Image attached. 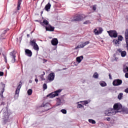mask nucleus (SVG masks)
<instances>
[{"label":"nucleus","mask_w":128,"mask_h":128,"mask_svg":"<svg viewBox=\"0 0 128 128\" xmlns=\"http://www.w3.org/2000/svg\"><path fill=\"white\" fill-rule=\"evenodd\" d=\"M122 104H115L114 106V109H110L108 110V111H105L106 116H114V114H116V112L115 110H122Z\"/></svg>","instance_id":"1"},{"label":"nucleus","mask_w":128,"mask_h":128,"mask_svg":"<svg viewBox=\"0 0 128 128\" xmlns=\"http://www.w3.org/2000/svg\"><path fill=\"white\" fill-rule=\"evenodd\" d=\"M2 112H3V120L5 124L10 122V113L8 111V109H2Z\"/></svg>","instance_id":"2"},{"label":"nucleus","mask_w":128,"mask_h":128,"mask_svg":"<svg viewBox=\"0 0 128 128\" xmlns=\"http://www.w3.org/2000/svg\"><path fill=\"white\" fill-rule=\"evenodd\" d=\"M22 86V81H20L15 91V94L14 96L15 100H18V94H20V90Z\"/></svg>","instance_id":"3"},{"label":"nucleus","mask_w":128,"mask_h":128,"mask_svg":"<svg viewBox=\"0 0 128 128\" xmlns=\"http://www.w3.org/2000/svg\"><path fill=\"white\" fill-rule=\"evenodd\" d=\"M62 90L59 89L54 92H52L47 95V98H48V96H50V98H56V96H58V94L60 92H62Z\"/></svg>","instance_id":"4"},{"label":"nucleus","mask_w":128,"mask_h":128,"mask_svg":"<svg viewBox=\"0 0 128 128\" xmlns=\"http://www.w3.org/2000/svg\"><path fill=\"white\" fill-rule=\"evenodd\" d=\"M30 44L32 46H33L34 49L37 52H38L40 48H38V46L36 44V39H34L30 41Z\"/></svg>","instance_id":"5"},{"label":"nucleus","mask_w":128,"mask_h":128,"mask_svg":"<svg viewBox=\"0 0 128 128\" xmlns=\"http://www.w3.org/2000/svg\"><path fill=\"white\" fill-rule=\"evenodd\" d=\"M107 32L108 34L110 36V38H118V32L114 30H110L109 31H107Z\"/></svg>","instance_id":"6"},{"label":"nucleus","mask_w":128,"mask_h":128,"mask_svg":"<svg viewBox=\"0 0 128 128\" xmlns=\"http://www.w3.org/2000/svg\"><path fill=\"white\" fill-rule=\"evenodd\" d=\"M94 32L96 36H98V34H102V32H104V29H102V28L100 27H98L94 29Z\"/></svg>","instance_id":"7"},{"label":"nucleus","mask_w":128,"mask_h":128,"mask_svg":"<svg viewBox=\"0 0 128 128\" xmlns=\"http://www.w3.org/2000/svg\"><path fill=\"white\" fill-rule=\"evenodd\" d=\"M124 38L126 42V48L127 50H128V29L126 28L124 32Z\"/></svg>","instance_id":"8"},{"label":"nucleus","mask_w":128,"mask_h":128,"mask_svg":"<svg viewBox=\"0 0 128 128\" xmlns=\"http://www.w3.org/2000/svg\"><path fill=\"white\" fill-rule=\"evenodd\" d=\"M10 56H11L12 60V64H14L16 62V54H14V50H13L12 52H10Z\"/></svg>","instance_id":"9"},{"label":"nucleus","mask_w":128,"mask_h":128,"mask_svg":"<svg viewBox=\"0 0 128 128\" xmlns=\"http://www.w3.org/2000/svg\"><path fill=\"white\" fill-rule=\"evenodd\" d=\"M51 44L52 46H56V48L58 44V38H54L52 40H51Z\"/></svg>","instance_id":"10"},{"label":"nucleus","mask_w":128,"mask_h":128,"mask_svg":"<svg viewBox=\"0 0 128 128\" xmlns=\"http://www.w3.org/2000/svg\"><path fill=\"white\" fill-rule=\"evenodd\" d=\"M46 30L48 32H54V27L52 26L50 24H48L46 27Z\"/></svg>","instance_id":"11"},{"label":"nucleus","mask_w":128,"mask_h":128,"mask_svg":"<svg viewBox=\"0 0 128 128\" xmlns=\"http://www.w3.org/2000/svg\"><path fill=\"white\" fill-rule=\"evenodd\" d=\"M25 54H26V55L27 56H28L30 57L32 56V50L28 49H26Z\"/></svg>","instance_id":"12"},{"label":"nucleus","mask_w":128,"mask_h":128,"mask_svg":"<svg viewBox=\"0 0 128 128\" xmlns=\"http://www.w3.org/2000/svg\"><path fill=\"white\" fill-rule=\"evenodd\" d=\"M48 80H54V73L52 72L49 74Z\"/></svg>","instance_id":"13"},{"label":"nucleus","mask_w":128,"mask_h":128,"mask_svg":"<svg viewBox=\"0 0 128 128\" xmlns=\"http://www.w3.org/2000/svg\"><path fill=\"white\" fill-rule=\"evenodd\" d=\"M82 20V16L81 15H78L75 17L72 20L74 22H80V20Z\"/></svg>","instance_id":"14"},{"label":"nucleus","mask_w":128,"mask_h":128,"mask_svg":"<svg viewBox=\"0 0 128 128\" xmlns=\"http://www.w3.org/2000/svg\"><path fill=\"white\" fill-rule=\"evenodd\" d=\"M118 52L121 54V56H122V58H124V56H126V52L124 50L122 51V49H118Z\"/></svg>","instance_id":"15"},{"label":"nucleus","mask_w":128,"mask_h":128,"mask_svg":"<svg viewBox=\"0 0 128 128\" xmlns=\"http://www.w3.org/2000/svg\"><path fill=\"white\" fill-rule=\"evenodd\" d=\"M122 84V80H114L113 81L112 84L115 86H120Z\"/></svg>","instance_id":"16"},{"label":"nucleus","mask_w":128,"mask_h":128,"mask_svg":"<svg viewBox=\"0 0 128 128\" xmlns=\"http://www.w3.org/2000/svg\"><path fill=\"white\" fill-rule=\"evenodd\" d=\"M84 60V56H78L76 58V60L78 62V64H80L82 62V60Z\"/></svg>","instance_id":"17"},{"label":"nucleus","mask_w":128,"mask_h":128,"mask_svg":"<svg viewBox=\"0 0 128 128\" xmlns=\"http://www.w3.org/2000/svg\"><path fill=\"white\" fill-rule=\"evenodd\" d=\"M50 6H52V4H50V3L48 2L45 6V10H46V12H50Z\"/></svg>","instance_id":"18"},{"label":"nucleus","mask_w":128,"mask_h":128,"mask_svg":"<svg viewBox=\"0 0 128 128\" xmlns=\"http://www.w3.org/2000/svg\"><path fill=\"white\" fill-rule=\"evenodd\" d=\"M22 0H18V5H17V10H20V4H22Z\"/></svg>","instance_id":"19"},{"label":"nucleus","mask_w":128,"mask_h":128,"mask_svg":"<svg viewBox=\"0 0 128 128\" xmlns=\"http://www.w3.org/2000/svg\"><path fill=\"white\" fill-rule=\"evenodd\" d=\"M90 44V41H86L84 43H82L80 44L81 48H84L86 46H87V44Z\"/></svg>","instance_id":"20"},{"label":"nucleus","mask_w":128,"mask_h":128,"mask_svg":"<svg viewBox=\"0 0 128 128\" xmlns=\"http://www.w3.org/2000/svg\"><path fill=\"white\" fill-rule=\"evenodd\" d=\"M45 24V26H48V21L46 19H44V20H43V22H41L40 24H42V26H44V24Z\"/></svg>","instance_id":"21"},{"label":"nucleus","mask_w":128,"mask_h":128,"mask_svg":"<svg viewBox=\"0 0 128 128\" xmlns=\"http://www.w3.org/2000/svg\"><path fill=\"white\" fill-rule=\"evenodd\" d=\"M123 72L124 73L128 72V66L126 65H124Z\"/></svg>","instance_id":"22"},{"label":"nucleus","mask_w":128,"mask_h":128,"mask_svg":"<svg viewBox=\"0 0 128 128\" xmlns=\"http://www.w3.org/2000/svg\"><path fill=\"white\" fill-rule=\"evenodd\" d=\"M56 104L57 106H60V104H62V100H60V98H56Z\"/></svg>","instance_id":"23"},{"label":"nucleus","mask_w":128,"mask_h":128,"mask_svg":"<svg viewBox=\"0 0 128 128\" xmlns=\"http://www.w3.org/2000/svg\"><path fill=\"white\" fill-rule=\"evenodd\" d=\"M100 84L101 86H106V83L104 81H101Z\"/></svg>","instance_id":"24"},{"label":"nucleus","mask_w":128,"mask_h":128,"mask_svg":"<svg viewBox=\"0 0 128 128\" xmlns=\"http://www.w3.org/2000/svg\"><path fill=\"white\" fill-rule=\"evenodd\" d=\"M44 74H46V72H42V74L40 76V78L42 80H46V79L44 78Z\"/></svg>","instance_id":"25"},{"label":"nucleus","mask_w":128,"mask_h":128,"mask_svg":"<svg viewBox=\"0 0 128 128\" xmlns=\"http://www.w3.org/2000/svg\"><path fill=\"white\" fill-rule=\"evenodd\" d=\"M113 42H114L116 46H118V44H120V41L118 40H114Z\"/></svg>","instance_id":"26"},{"label":"nucleus","mask_w":128,"mask_h":128,"mask_svg":"<svg viewBox=\"0 0 128 128\" xmlns=\"http://www.w3.org/2000/svg\"><path fill=\"white\" fill-rule=\"evenodd\" d=\"M93 78H98V72L94 73Z\"/></svg>","instance_id":"27"},{"label":"nucleus","mask_w":128,"mask_h":128,"mask_svg":"<svg viewBox=\"0 0 128 128\" xmlns=\"http://www.w3.org/2000/svg\"><path fill=\"white\" fill-rule=\"evenodd\" d=\"M28 96H32V90L29 89L28 90Z\"/></svg>","instance_id":"28"},{"label":"nucleus","mask_w":128,"mask_h":128,"mask_svg":"<svg viewBox=\"0 0 128 128\" xmlns=\"http://www.w3.org/2000/svg\"><path fill=\"white\" fill-rule=\"evenodd\" d=\"M88 122H90V124H96V120L92 119H89Z\"/></svg>","instance_id":"29"},{"label":"nucleus","mask_w":128,"mask_h":128,"mask_svg":"<svg viewBox=\"0 0 128 128\" xmlns=\"http://www.w3.org/2000/svg\"><path fill=\"white\" fill-rule=\"evenodd\" d=\"M0 84L1 86L2 87V90H4V88H6V84L3 82H1Z\"/></svg>","instance_id":"30"},{"label":"nucleus","mask_w":128,"mask_h":128,"mask_svg":"<svg viewBox=\"0 0 128 128\" xmlns=\"http://www.w3.org/2000/svg\"><path fill=\"white\" fill-rule=\"evenodd\" d=\"M2 56L4 57L6 63V62H8V58H6V55L2 54Z\"/></svg>","instance_id":"31"},{"label":"nucleus","mask_w":128,"mask_h":128,"mask_svg":"<svg viewBox=\"0 0 128 128\" xmlns=\"http://www.w3.org/2000/svg\"><path fill=\"white\" fill-rule=\"evenodd\" d=\"M123 94H124L122 93H120L118 95V100H122V98Z\"/></svg>","instance_id":"32"},{"label":"nucleus","mask_w":128,"mask_h":128,"mask_svg":"<svg viewBox=\"0 0 128 128\" xmlns=\"http://www.w3.org/2000/svg\"><path fill=\"white\" fill-rule=\"evenodd\" d=\"M4 90H2L0 92V96L2 98H4Z\"/></svg>","instance_id":"33"},{"label":"nucleus","mask_w":128,"mask_h":128,"mask_svg":"<svg viewBox=\"0 0 128 128\" xmlns=\"http://www.w3.org/2000/svg\"><path fill=\"white\" fill-rule=\"evenodd\" d=\"M124 38V37H122V36H118V40L120 42H122V39Z\"/></svg>","instance_id":"34"},{"label":"nucleus","mask_w":128,"mask_h":128,"mask_svg":"<svg viewBox=\"0 0 128 128\" xmlns=\"http://www.w3.org/2000/svg\"><path fill=\"white\" fill-rule=\"evenodd\" d=\"M61 112H62V114H66V109H62L60 110Z\"/></svg>","instance_id":"35"},{"label":"nucleus","mask_w":128,"mask_h":128,"mask_svg":"<svg viewBox=\"0 0 128 128\" xmlns=\"http://www.w3.org/2000/svg\"><path fill=\"white\" fill-rule=\"evenodd\" d=\"M43 88L44 90H46V88H48V85H46V84H43Z\"/></svg>","instance_id":"36"},{"label":"nucleus","mask_w":128,"mask_h":128,"mask_svg":"<svg viewBox=\"0 0 128 128\" xmlns=\"http://www.w3.org/2000/svg\"><path fill=\"white\" fill-rule=\"evenodd\" d=\"M77 108H84V106L82 104H78Z\"/></svg>","instance_id":"37"},{"label":"nucleus","mask_w":128,"mask_h":128,"mask_svg":"<svg viewBox=\"0 0 128 128\" xmlns=\"http://www.w3.org/2000/svg\"><path fill=\"white\" fill-rule=\"evenodd\" d=\"M8 29H6V30H4L3 32L2 33V34H4H4H6V32H8Z\"/></svg>","instance_id":"38"},{"label":"nucleus","mask_w":128,"mask_h":128,"mask_svg":"<svg viewBox=\"0 0 128 128\" xmlns=\"http://www.w3.org/2000/svg\"><path fill=\"white\" fill-rule=\"evenodd\" d=\"M92 10H96V4L93 6Z\"/></svg>","instance_id":"39"},{"label":"nucleus","mask_w":128,"mask_h":128,"mask_svg":"<svg viewBox=\"0 0 128 128\" xmlns=\"http://www.w3.org/2000/svg\"><path fill=\"white\" fill-rule=\"evenodd\" d=\"M82 102H84V106H86V104H88V102L87 100L82 101Z\"/></svg>","instance_id":"40"},{"label":"nucleus","mask_w":128,"mask_h":128,"mask_svg":"<svg viewBox=\"0 0 128 128\" xmlns=\"http://www.w3.org/2000/svg\"><path fill=\"white\" fill-rule=\"evenodd\" d=\"M78 48H82V47L80 45H78L75 48V50H78Z\"/></svg>","instance_id":"41"},{"label":"nucleus","mask_w":128,"mask_h":128,"mask_svg":"<svg viewBox=\"0 0 128 128\" xmlns=\"http://www.w3.org/2000/svg\"><path fill=\"white\" fill-rule=\"evenodd\" d=\"M90 20H86L84 22V24H90Z\"/></svg>","instance_id":"42"},{"label":"nucleus","mask_w":128,"mask_h":128,"mask_svg":"<svg viewBox=\"0 0 128 128\" xmlns=\"http://www.w3.org/2000/svg\"><path fill=\"white\" fill-rule=\"evenodd\" d=\"M4 76V72H0V76Z\"/></svg>","instance_id":"43"},{"label":"nucleus","mask_w":128,"mask_h":128,"mask_svg":"<svg viewBox=\"0 0 128 128\" xmlns=\"http://www.w3.org/2000/svg\"><path fill=\"white\" fill-rule=\"evenodd\" d=\"M125 78H128V72L126 73Z\"/></svg>","instance_id":"44"},{"label":"nucleus","mask_w":128,"mask_h":128,"mask_svg":"<svg viewBox=\"0 0 128 128\" xmlns=\"http://www.w3.org/2000/svg\"><path fill=\"white\" fill-rule=\"evenodd\" d=\"M124 92H126V94H128V88H126V89L124 90Z\"/></svg>","instance_id":"45"},{"label":"nucleus","mask_w":128,"mask_h":128,"mask_svg":"<svg viewBox=\"0 0 128 128\" xmlns=\"http://www.w3.org/2000/svg\"><path fill=\"white\" fill-rule=\"evenodd\" d=\"M106 120L108 121V122H110V117H108L106 118Z\"/></svg>","instance_id":"46"},{"label":"nucleus","mask_w":128,"mask_h":128,"mask_svg":"<svg viewBox=\"0 0 128 128\" xmlns=\"http://www.w3.org/2000/svg\"><path fill=\"white\" fill-rule=\"evenodd\" d=\"M109 78L110 80H112V75L110 74H109Z\"/></svg>","instance_id":"47"},{"label":"nucleus","mask_w":128,"mask_h":128,"mask_svg":"<svg viewBox=\"0 0 128 128\" xmlns=\"http://www.w3.org/2000/svg\"><path fill=\"white\" fill-rule=\"evenodd\" d=\"M1 38H4V34H2L0 35Z\"/></svg>","instance_id":"48"},{"label":"nucleus","mask_w":128,"mask_h":128,"mask_svg":"<svg viewBox=\"0 0 128 128\" xmlns=\"http://www.w3.org/2000/svg\"><path fill=\"white\" fill-rule=\"evenodd\" d=\"M119 80V79H116V80Z\"/></svg>","instance_id":"49"},{"label":"nucleus","mask_w":128,"mask_h":128,"mask_svg":"<svg viewBox=\"0 0 128 128\" xmlns=\"http://www.w3.org/2000/svg\"><path fill=\"white\" fill-rule=\"evenodd\" d=\"M2 104H2L4 105V102H2V104Z\"/></svg>","instance_id":"50"},{"label":"nucleus","mask_w":128,"mask_h":128,"mask_svg":"<svg viewBox=\"0 0 128 128\" xmlns=\"http://www.w3.org/2000/svg\"><path fill=\"white\" fill-rule=\"evenodd\" d=\"M27 38H30V34H27Z\"/></svg>","instance_id":"51"},{"label":"nucleus","mask_w":128,"mask_h":128,"mask_svg":"<svg viewBox=\"0 0 128 128\" xmlns=\"http://www.w3.org/2000/svg\"><path fill=\"white\" fill-rule=\"evenodd\" d=\"M44 14V11L41 12V14Z\"/></svg>","instance_id":"52"},{"label":"nucleus","mask_w":128,"mask_h":128,"mask_svg":"<svg viewBox=\"0 0 128 128\" xmlns=\"http://www.w3.org/2000/svg\"><path fill=\"white\" fill-rule=\"evenodd\" d=\"M44 62H48V60H46L44 59Z\"/></svg>","instance_id":"53"},{"label":"nucleus","mask_w":128,"mask_h":128,"mask_svg":"<svg viewBox=\"0 0 128 128\" xmlns=\"http://www.w3.org/2000/svg\"><path fill=\"white\" fill-rule=\"evenodd\" d=\"M34 80H38V79H37V78H36V79Z\"/></svg>","instance_id":"54"},{"label":"nucleus","mask_w":128,"mask_h":128,"mask_svg":"<svg viewBox=\"0 0 128 128\" xmlns=\"http://www.w3.org/2000/svg\"><path fill=\"white\" fill-rule=\"evenodd\" d=\"M36 82H38V80H36Z\"/></svg>","instance_id":"55"},{"label":"nucleus","mask_w":128,"mask_h":128,"mask_svg":"<svg viewBox=\"0 0 128 128\" xmlns=\"http://www.w3.org/2000/svg\"><path fill=\"white\" fill-rule=\"evenodd\" d=\"M2 40H4V38H2Z\"/></svg>","instance_id":"56"},{"label":"nucleus","mask_w":128,"mask_h":128,"mask_svg":"<svg viewBox=\"0 0 128 128\" xmlns=\"http://www.w3.org/2000/svg\"><path fill=\"white\" fill-rule=\"evenodd\" d=\"M30 82L32 83V81H30Z\"/></svg>","instance_id":"57"},{"label":"nucleus","mask_w":128,"mask_h":128,"mask_svg":"<svg viewBox=\"0 0 128 128\" xmlns=\"http://www.w3.org/2000/svg\"><path fill=\"white\" fill-rule=\"evenodd\" d=\"M64 70H66V68H64Z\"/></svg>","instance_id":"58"}]
</instances>
